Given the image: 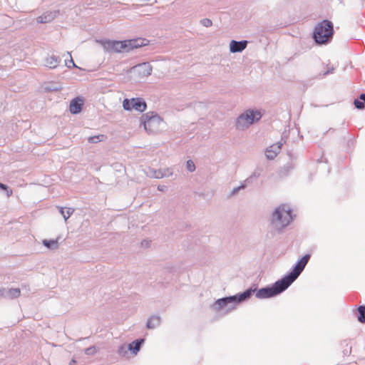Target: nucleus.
<instances>
[{"label":"nucleus","instance_id":"nucleus-1","mask_svg":"<svg viewBox=\"0 0 365 365\" xmlns=\"http://www.w3.org/2000/svg\"><path fill=\"white\" fill-rule=\"evenodd\" d=\"M256 289L252 287L246 289L243 292L238 293L233 296H229L218 299L212 305V308L215 312L222 311L226 309L225 313H228L235 309V305L250 299Z\"/></svg>","mask_w":365,"mask_h":365},{"label":"nucleus","instance_id":"nucleus-2","mask_svg":"<svg viewBox=\"0 0 365 365\" xmlns=\"http://www.w3.org/2000/svg\"><path fill=\"white\" fill-rule=\"evenodd\" d=\"M292 210L288 205H282L277 207L272 215L271 225L277 231H281L292 221Z\"/></svg>","mask_w":365,"mask_h":365},{"label":"nucleus","instance_id":"nucleus-3","mask_svg":"<svg viewBox=\"0 0 365 365\" xmlns=\"http://www.w3.org/2000/svg\"><path fill=\"white\" fill-rule=\"evenodd\" d=\"M333 34L334 28L332 22L324 19L315 26L313 38L317 43L325 44L331 41Z\"/></svg>","mask_w":365,"mask_h":365},{"label":"nucleus","instance_id":"nucleus-4","mask_svg":"<svg viewBox=\"0 0 365 365\" xmlns=\"http://www.w3.org/2000/svg\"><path fill=\"white\" fill-rule=\"evenodd\" d=\"M261 118L262 114L259 111L252 109L246 110L236 118L235 127L238 130H245L255 122L259 120Z\"/></svg>","mask_w":365,"mask_h":365},{"label":"nucleus","instance_id":"nucleus-5","mask_svg":"<svg viewBox=\"0 0 365 365\" xmlns=\"http://www.w3.org/2000/svg\"><path fill=\"white\" fill-rule=\"evenodd\" d=\"M251 287L252 289H257V287L255 284ZM287 289V288L283 283V281L279 279L271 286H267L258 290L256 289L254 293H255V297L258 299H267L277 296Z\"/></svg>","mask_w":365,"mask_h":365},{"label":"nucleus","instance_id":"nucleus-6","mask_svg":"<svg viewBox=\"0 0 365 365\" xmlns=\"http://www.w3.org/2000/svg\"><path fill=\"white\" fill-rule=\"evenodd\" d=\"M163 118L155 112H148L140 117V124H143L145 130L150 133H154L159 129Z\"/></svg>","mask_w":365,"mask_h":365},{"label":"nucleus","instance_id":"nucleus-7","mask_svg":"<svg viewBox=\"0 0 365 365\" xmlns=\"http://www.w3.org/2000/svg\"><path fill=\"white\" fill-rule=\"evenodd\" d=\"M124 110L130 111L135 110L140 113L144 112L147 108V104L142 98H125L123 101Z\"/></svg>","mask_w":365,"mask_h":365},{"label":"nucleus","instance_id":"nucleus-8","mask_svg":"<svg viewBox=\"0 0 365 365\" xmlns=\"http://www.w3.org/2000/svg\"><path fill=\"white\" fill-rule=\"evenodd\" d=\"M153 67L148 62L138 64L131 68L130 72L135 73L138 78L148 77L151 75Z\"/></svg>","mask_w":365,"mask_h":365},{"label":"nucleus","instance_id":"nucleus-9","mask_svg":"<svg viewBox=\"0 0 365 365\" xmlns=\"http://www.w3.org/2000/svg\"><path fill=\"white\" fill-rule=\"evenodd\" d=\"M304 267L298 263L295 264L292 272L284 275L281 280L283 281L284 285L288 288L299 276L304 270Z\"/></svg>","mask_w":365,"mask_h":365},{"label":"nucleus","instance_id":"nucleus-10","mask_svg":"<svg viewBox=\"0 0 365 365\" xmlns=\"http://www.w3.org/2000/svg\"><path fill=\"white\" fill-rule=\"evenodd\" d=\"M108 49L114 52H129L128 40L125 41H108L106 43Z\"/></svg>","mask_w":365,"mask_h":365},{"label":"nucleus","instance_id":"nucleus-11","mask_svg":"<svg viewBox=\"0 0 365 365\" xmlns=\"http://www.w3.org/2000/svg\"><path fill=\"white\" fill-rule=\"evenodd\" d=\"M59 14L58 10L49 11L43 13L37 18V22L41 24H46L52 21Z\"/></svg>","mask_w":365,"mask_h":365},{"label":"nucleus","instance_id":"nucleus-12","mask_svg":"<svg viewBox=\"0 0 365 365\" xmlns=\"http://www.w3.org/2000/svg\"><path fill=\"white\" fill-rule=\"evenodd\" d=\"M247 41H235L232 40L230 43V51L231 53H239L245 50L247 46Z\"/></svg>","mask_w":365,"mask_h":365},{"label":"nucleus","instance_id":"nucleus-13","mask_svg":"<svg viewBox=\"0 0 365 365\" xmlns=\"http://www.w3.org/2000/svg\"><path fill=\"white\" fill-rule=\"evenodd\" d=\"M83 105V101L79 98H76L71 101L69 110L72 114H78L81 111Z\"/></svg>","mask_w":365,"mask_h":365},{"label":"nucleus","instance_id":"nucleus-14","mask_svg":"<svg viewBox=\"0 0 365 365\" xmlns=\"http://www.w3.org/2000/svg\"><path fill=\"white\" fill-rule=\"evenodd\" d=\"M61 58L59 56L51 55L49 56H47L44 59V65L46 67H48L49 68H56L58 64L61 63Z\"/></svg>","mask_w":365,"mask_h":365},{"label":"nucleus","instance_id":"nucleus-15","mask_svg":"<svg viewBox=\"0 0 365 365\" xmlns=\"http://www.w3.org/2000/svg\"><path fill=\"white\" fill-rule=\"evenodd\" d=\"M148 41L145 38H134L128 40L130 51L138 48L148 44Z\"/></svg>","mask_w":365,"mask_h":365},{"label":"nucleus","instance_id":"nucleus-16","mask_svg":"<svg viewBox=\"0 0 365 365\" xmlns=\"http://www.w3.org/2000/svg\"><path fill=\"white\" fill-rule=\"evenodd\" d=\"M144 341H145L144 339H136L128 345V349L133 354L135 355L140 351V347L143 344Z\"/></svg>","mask_w":365,"mask_h":365},{"label":"nucleus","instance_id":"nucleus-17","mask_svg":"<svg viewBox=\"0 0 365 365\" xmlns=\"http://www.w3.org/2000/svg\"><path fill=\"white\" fill-rule=\"evenodd\" d=\"M161 322V318L159 316L154 315L151 316L147 322V327L148 329H155L158 327Z\"/></svg>","mask_w":365,"mask_h":365},{"label":"nucleus","instance_id":"nucleus-18","mask_svg":"<svg viewBox=\"0 0 365 365\" xmlns=\"http://www.w3.org/2000/svg\"><path fill=\"white\" fill-rule=\"evenodd\" d=\"M58 239L59 238L56 240H43L42 243L48 250H55L59 247Z\"/></svg>","mask_w":365,"mask_h":365},{"label":"nucleus","instance_id":"nucleus-19","mask_svg":"<svg viewBox=\"0 0 365 365\" xmlns=\"http://www.w3.org/2000/svg\"><path fill=\"white\" fill-rule=\"evenodd\" d=\"M21 294L20 289L19 288H11L6 289V299H16Z\"/></svg>","mask_w":365,"mask_h":365},{"label":"nucleus","instance_id":"nucleus-20","mask_svg":"<svg viewBox=\"0 0 365 365\" xmlns=\"http://www.w3.org/2000/svg\"><path fill=\"white\" fill-rule=\"evenodd\" d=\"M46 92H53L61 91L62 87L57 83H49L43 86Z\"/></svg>","mask_w":365,"mask_h":365},{"label":"nucleus","instance_id":"nucleus-21","mask_svg":"<svg viewBox=\"0 0 365 365\" xmlns=\"http://www.w3.org/2000/svg\"><path fill=\"white\" fill-rule=\"evenodd\" d=\"M295 167V164L292 162H288L286 163L284 167L280 170L281 175H287L288 173L292 170Z\"/></svg>","mask_w":365,"mask_h":365},{"label":"nucleus","instance_id":"nucleus-22","mask_svg":"<svg viewBox=\"0 0 365 365\" xmlns=\"http://www.w3.org/2000/svg\"><path fill=\"white\" fill-rule=\"evenodd\" d=\"M354 104L357 109H363L365 106V93H361L359 99H355Z\"/></svg>","mask_w":365,"mask_h":365},{"label":"nucleus","instance_id":"nucleus-23","mask_svg":"<svg viewBox=\"0 0 365 365\" xmlns=\"http://www.w3.org/2000/svg\"><path fill=\"white\" fill-rule=\"evenodd\" d=\"M146 174L150 178L160 179L161 177V169L155 170L154 168H148V170L146 172Z\"/></svg>","mask_w":365,"mask_h":365},{"label":"nucleus","instance_id":"nucleus-24","mask_svg":"<svg viewBox=\"0 0 365 365\" xmlns=\"http://www.w3.org/2000/svg\"><path fill=\"white\" fill-rule=\"evenodd\" d=\"M357 319L361 323H365V306H359L357 309Z\"/></svg>","mask_w":365,"mask_h":365},{"label":"nucleus","instance_id":"nucleus-25","mask_svg":"<svg viewBox=\"0 0 365 365\" xmlns=\"http://www.w3.org/2000/svg\"><path fill=\"white\" fill-rule=\"evenodd\" d=\"M58 208H59V212L61 214V215L63 216V217L64 218L65 221H66L73 212V210L71 208H68L66 210H65V209L63 207H58Z\"/></svg>","mask_w":365,"mask_h":365},{"label":"nucleus","instance_id":"nucleus-26","mask_svg":"<svg viewBox=\"0 0 365 365\" xmlns=\"http://www.w3.org/2000/svg\"><path fill=\"white\" fill-rule=\"evenodd\" d=\"M260 171L259 170H255L253 172V173L249 177L247 178L245 180V182L246 184H250V183H252L253 182V180L257 178H259L260 176Z\"/></svg>","mask_w":365,"mask_h":365},{"label":"nucleus","instance_id":"nucleus-27","mask_svg":"<svg viewBox=\"0 0 365 365\" xmlns=\"http://www.w3.org/2000/svg\"><path fill=\"white\" fill-rule=\"evenodd\" d=\"M173 172L172 168H167L161 169V175H160V177H161V178H168V177L171 176L173 175Z\"/></svg>","mask_w":365,"mask_h":365},{"label":"nucleus","instance_id":"nucleus-28","mask_svg":"<svg viewBox=\"0 0 365 365\" xmlns=\"http://www.w3.org/2000/svg\"><path fill=\"white\" fill-rule=\"evenodd\" d=\"M310 255L309 254H307L305 255L304 256H303L298 262L297 263L301 265L302 267H305V266L307 265L308 261L310 259Z\"/></svg>","mask_w":365,"mask_h":365},{"label":"nucleus","instance_id":"nucleus-29","mask_svg":"<svg viewBox=\"0 0 365 365\" xmlns=\"http://www.w3.org/2000/svg\"><path fill=\"white\" fill-rule=\"evenodd\" d=\"M104 137L105 136L103 135L91 136L88 138V142L91 143H96L98 142L102 141Z\"/></svg>","mask_w":365,"mask_h":365},{"label":"nucleus","instance_id":"nucleus-30","mask_svg":"<svg viewBox=\"0 0 365 365\" xmlns=\"http://www.w3.org/2000/svg\"><path fill=\"white\" fill-rule=\"evenodd\" d=\"M277 153L278 152L275 150H267L266 156L269 160H272L277 156Z\"/></svg>","mask_w":365,"mask_h":365},{"label":"nucleus","instance_id":"nucleus-31","mask_svg":"<svg viewBox=\"0 0 365 365\" xmlns=\"http://www.w3.org/2000/svg\"><path fill=\"white\" fill-rule=\"evenodd\" d=\"M186 168L190 173L195 171V165L194 162L192 160H188L186 162Z\"/></svg>","mask_w":365,"mask_h":365},{"label":"nucleus","instance_id":"nucleus-32","mask_svg":"<svg viewBox=\"0 0 365 365\" xmlns=\"http://www.w3.org/2000/svg\"><path fill=\"white\" fill-rule=\"evenodd\" d=\"M247 184H242L241 185L235 187L232 189V190L230 192V196H233L236 195L240 190H242L246 187Z\"/></svg>","mask_w":365,"mask_h":365},{"label":"nucleus","instance_id":"nucleus-33","mask_svg":"<svg viewBox=\"0 0 365 365\" xmlns=\"http://www.w3.org/2000/svg\"><path fill=\"white\" fill-rule=\"evenodd\" d=\"M128 349L125 344L120 346L118 349V354L121 356H125L128 353Z\"/></svg>","mask_w":365,"mask_h":365},{"label":"nucleus","instance_id":"nucleus-34","mask_svg":"<svg viewBox=\"0 0 365 365\" xmlns=\"http://www.w3.org/2000/svg\"><path fill=\"white\" fill-rule=\"evenodd\" d=\"M200 24L205 27H210L212 25V21L207 18L201 19Z\"/></svg>","mask_w":365,"mask_h":365},{"label":"nucleus","instance_id":"nucleus-35","mask_svg":"<svg viewBox=\"0 0 365 365\" xmlns=\"http://www.w3.org/2000/svg\"><path fill=\"white\" fill-rule=\"evenodd\" d=\"M96 351V347L95 346H92L85 349V354L86 355H93Z\"/></svg>","mask_w":365,"mask_h":365},{"label":"nucleus","instance_id":"nucleus-36","mask_svg":"<svg viewBox=\"0 0 365 365\" xmlns=\"http://www.w3.org/2000/svg\"><path fill=\"white\" fill-rule=\"evenodd\" d=\"M65 63L68 68L77 67L71 57L69 61H65Z\"/></svg>","mask_w":365,"mask_h":365},{"label":"nucleus","instance_id":"nucleus-37","mask_svg":"<svg viewBox=\"0 0 365 365\" xmlns=\"http://www.w3.org/2000/svg\"><path fill=\"white\" fill-rule=\"evenodd\" d=\"M282 145L283 143L282 142H278L271 145L270 148H276L275 150L279 153L282 148Z\"/></svg>","mask_w":365,"mask_h":365},{"label":"nucleus","instance_id":"nucleus-38","mask_svg":"<svg viewBox=\"0 0 365 365\" xmlns=\"http://www.w3.org/2000/svg\"><path fill=\"white\" fill-rule=\"evenodd\" d=\"M6 289L1 288L0 289V297L6 298Z\"/></svg>","mask_w":365,"mask_h":365},{"label":"nucleus","instance_id":"nucleus-39","mask_svg":"<svg viewBox=\"0 0 365 365\" xmlns=\"http://www.w3.org/2000/svg\"><path fill=\"white\" fill-rule=\"evenodd\" d=\"M0 188H1L2 190H7L8 187H7V185H6L5 184H3V183H1V182H0Z\"/></svg>","mask_w":365,"mask_h":365},{"label":"nucleus","instance_id":"nucleus-40","mask_svg":"<svg viewBox=\"0 0 365 365\" xmlns=\"http://www.w3.org/2000/svg\"><path fill=\"white\" fill-rule=\"evenodd\" d=\"M141 244H142V245H143V246H144V245H145V246L148 247V245H149V242H148V241H146V240H143V241L141 242Z\"/></svg>","mask_w":365,"mask_h":365},{"label":"nucleus","instance_id":"nucleus-41","mask_svg":"<svg viewBox=\"0 0 365 365\" xmlns=\"http://www.w3.org/2000/svg\"><path fill=\"white\" fill-rule=\"evenodd\" d=\"M333 71V68H331V70H328L327 71H326L324 73V76H326V75H328L329 73H331Z\"/></svg>","mask_w":365,"mask_h":365},{"label":"nucleus","instance_id":"nucleus-42","mask_svg":"<svg viewBox=\"0 0 365 365\" xmlns=\"http://www.w3.org/2000/svg\"><path fill=\"white\" fill-rule=\"evenodd\" d=\"M158 190H160V191H163L164 190V186L159 185L158 187Z\"/></svg>","mask_w":365,"mask_h":365},{"label":"nucleus","instance_id":"nucleus-43","mask_svg":"<svg viewBox=\"0 0 365 365\" xmlns=\"http://www.w3.org/2000/svg\"><path fill=\"white\" fill-rule=\"evenodd\" d=\"M267 150H276V148H269Z\"/></svg>","mask_w":365,"mask_h":365},{"label":"nucleus","instance_id":"nucleus-44","mask_svg":"<svg viewBox=\"0 0 365 365\" xmlns=\"http://www.w3.org/2000/svg\"><path fill=\"white\" fill-rule=\"evenodd\" d=\"M75 363H76V361H75L74 360H73V361H72V362H71V363H70V364H69V365H73V364H75Z\"/></svg>","mask_w":365,"mask_h":365}]
</instances>
